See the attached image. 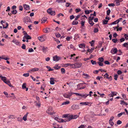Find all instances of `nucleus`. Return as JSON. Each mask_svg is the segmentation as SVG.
Returning a JSON list of instances; mask_svg holds the SVG:
<instances>
[{
    "label": "nucleus",
    "mask_w": 128,
    "mask_h": 128,
    "mask_svg": "<svg viewBox=\"0 0 128 128\" xmlns=\"http://www.w3.org/2000/svg\"><path fill=\"white\" fill-rule=\"evenodd\" d=\"M46 112L47 113L50 115H52L53 114L55 113L54 112V111L52 108L51 107H49L48 109Z\"/></svg>",
    "instance_id": "nucleus-1"
},
{
    "label": "nucleus",
    "mask_w": 128,
    "mask_h": 128,
    "mask_svg": "<svg viewBox=\"0 0 128 128\" xmlns=\"http://www.w3.org/2000/svg\"><path fill=\"white\" fill-rule=\"evenodd\" d=\"M51 31L50 30V28H46L44 29L43 31L45 33H48Z\"/></svg>",
    "instance_id": "nucleus-2"
},
{
    "label": "nucleus",
    "mask_w": 128,
    "mask_h": 128,
    "mask_svg": "<svg viewBox=\"0 0 128 128\" xmlns=\"http://www.w3.org/2000/svg\"><path fill=\"white\" fill-rule=\"evenodd\" d=\"M30 21L31 20L29 17L26 16L24 18V21L25 23L28 22H30Z\"/></svg>",
    "instance_id": "nucleus-3"
},
{
    "label": "nucleus",
    "mask_w": 128,
    "mask_h": 128,
    "mask_svg": "<svg viewBox=\"0 0 128 128\" xmlns=\"http://www.w3.org/2000/svg\"><path fill=\"white\" fill-rule=\"evenodd\" d=\"M83 85V84L80 83L77 86V88L78 90H80L84 89L86 87V86L84 87H81Z\"/></svg>",
    "instance_id": "nucleus-4"
},
{
    "label": "nucleus",
    "mask_w": 128,
    "mask_h": 128,
    "mask_svg": "<svg viewBox=\"0 0 128 128\" xmlns=\"http://www.w3.org/2000/svg\"><path fill=\"white\" fill-rule=\"evenodd\" d=\"M78 115H74V116H69V118L70 120H70L72 119H75L78 117Z\"/></svg>",
    "instance_id": "nucleus-5"
},
{
    "label": "nucleus",
    "mask_w": 128,
    "mask_h": 128,
    "mask_svg": "<svg viewBox=\"0 0 128 128\" xmlns=\"http://www.w3.org/2000/svg\"><path fill=\"white\" fill-rule=\"evenodd\" d=\"M74 64L76 68H80L82 65V63L80 62H77Z\"/></svg>",
    "instance_id": "nucleus-6"
},
{
    "label": "nucleus",
    "mask_w": 128,
    "mask_h": 128,
    "mask_svg": "<svg viewBox=\"0 0 128 128\" xmlns=\"http://www.w3.org/2000/svg\"><path fill=\"white\" fill-rule=\"evenodd\" d=\"M53 60L56 62L58 61L60 59V57L55 56L53 57Z\"/></svg>",
    "instance_id": "nucleus-7"
},
{
    "label": "nucleus",
    "mask_w": 128,
    "mask_h": 128,
    "mask_svg": "<svg viewBox=\"0 0 128 128\" xmlns=\"http://www.w3.org/2000/svg\"><path fill=\"white\" fill-rule=\"evenodd\" d=\"M41 47L42 48V50L43 52L44 53H46V52L48 51V48L47 47H45L44 46H42Z\"/></svg>",
    "instance_id": "nucleus-8"
},
{
    "label": "nucleus",
    "mask_w": 128,
    "mask_h": 128,
    "mask_svg": "<svg viewBox=\"0 0 128 128\" xmlns=\"http://www.w3.org/2000/svg\"><path fill=\"white\" fill-rule=\"evenodd\" d=\"M72 108L73 110H74L78 109L79 108L78 106L74 104L72 106Z\"/></svg>",
    "instance_id": "nucleus-9"
},
{
    "label": "nucleus",
    "mask_w": 128,
    "mask_h": 128,
    "mask_svg": "<svg viewBox=\"0 0 128 128\" xmlns=\"http://www.w3.org/2000/svg\"><path fill=\"white\" fill-rule=\"evenodd\" d=\"M24 39H26V40L31 39V37L28 34L26 35H24L23 38Z\"/></svg>",
    "instance_id": "nucleus-10"
},
{
    "label": "nucleus",
    "mask_w": 128,
    "mask_h": 128,
    "mask_svg": "<svg viewBox=\"0 0 128 128\" xmlns=\"http://www.w3.org/2000/svg\"><path fill=\"white\" fill-rule=\"evenodd\" d=\"M23 6L25 10H27L30 9V6L28 5L24 4H23Z\"/></svg>",
    "instance_id": "nucleus-11"
},
{
    "label": "nucleus",
    "mask_w": 128,
    "mask_h": 128,
    "mask_svg": "<svg viewBox=\"0 0 128 128\" xmlns=\"http://www.w3.org/2000/svg\"><path fill=\"white\" fill-rule=\"evenodd\" d=\"M70 121V120L69 119V117H68L66 118H65L64 120L62 119H61V122H69Z\"/></svg>",
    "instance_id": "nucleus-12"
},
{
    "label": "nucleus",
    "mask_w": 128,
    "mask_h": 128,
    "mask_svg": "<svg viewBox=\"0 0 128 128\" xmlns=\"http://www.w3.org/2000/svg\"><path fill=\"white\" fill-rule=\"evenodd\" d=\"M118 51L117 48H114L113 50H112L111 51V52L112 54L116 53Z\"/></svg>",
    "instance_id": "nucleus-13"
},
{
    "label": "nucleus",
    "mask_w": 128,
    "mask_h": 128,
    "mask_svg": "<svg viewBox=\"0 0 128 128\" xmlns=\"http://www.w3.org/2000/svg\"><path fill=\"white\" fill-rule=\"evenodd\" d=\"M0 58H2V59L5 60H7L10 59V58L8 57H6L5 56L3 55Z\"/></svg>",
    "instance_id": "nucleus-14"
},
{
    "label": "nucleus",
    "mask_w": 128,
    "mask_h": 128,
    "mask_svg": "<svg viewBox=\"0 0 128 128\" xmlns=\"http://www.w3.org/2000/svg\"><path fill=\"white\" fill-rule=\"evenodd\" d=\"M89 95L87 94H80L79 96H81L82 97H83L84 98H86L87 96H88Z\"/></svg>",
    "instance_id": "nucleus-15"
},
{
    "label": "nucleus",
    "mask_w": 128,
    "mask_h": 128,
    "mask_svg": "<svg viewBox=\"0 0 128 128\" xmlns=\"http://www.w3.org/2000/svg\"><path fill=\"white\" fill-rule=\"evenodd\" d=\"M54 78H50V83L51 84H54V81H55L54 80Z\"/></svg>",
    "instance_id": "nucleus-16"
},
{
    "label": "nucleus",
    "mask_w": 128,
    "mask_h": 128,
    "mask_svg": "<svg viewBox=\"0 0 128 128\" xmlns=\"http://www.w3.org/2000/svg\"><path fill=\"white\" fill-rule=\"evenodd\" d=\"M28 114V112H27L26 114L24 115V116L23 117L22 119H23L24 121H26L27 120V117Z\"/></svg>",
    "instance_id": "nucleus-17"
},
{
    "label": "nucleus",
    "mask_w": 128,
    "mask_h": 128,
    "mask_svg": "<svg viewBox=\"0 0 128 128\" xmlns=\"http://www.w3.org/2000/svg\"><path fill=\"white\" fill-rule=\"evenodd\" d=\"M39 40L42 42H44L45 41V39L43 38L42 36L38 37V38Z\"/></svg>",
    "instance_id": "nucleus-18"
},
{
    "label": "nucleus",
    "mask_w": 128,
    "mask_h": 128,
    "mask_svg": "<svg viewBox=\"0 0 128 128\" xmlns=\"http://www.w3.org/2000/svg\"><path fill=\"white\" fill-rule=\"evenodd\" d=\"M12 42H14L16 45H18L19 44L20 42L18 41H16V40L14 39L12 40Z\"/></svg>",
    "instance_id": "nucleus-19"
},
{
    "label": "nucleus",
    "mask_w": 128,
    "mask_h": 128,
    "mask_svg": "<svg viewBox=\"0 0 128 128\" xmlns=\"http://www.w3.org/2000/svg\"><path fill=\"white\" fill-rule=\"evenodd\" d=\"M79 47L81 48H84L85 47V44L84 43L79 44L78 45Z\"/></svg>",
    "instance_id": "nucleus-20"
},
{
    "label": "nucleus",
    "mask_w": 128,
    "mask_h": 128,
    "mask_svg": "<svg viewBox=\"0 0 128 128\" xmlns=\"http://www.w3.org/2000/svg\"><path fill=\"white\" fill-rule=\"evenodd\" d=\"M80 104H82L83 105H87L89 104V102H80Z\"/></svg>",
    "instance_id": "nucleus-21"
},
{
    "label": "nucleus",
    "mask_w": 128,
    "mask_h": 128,
    "mask_svg": "<svg viewBox=\"0 0 128 128\" xmlns=\"http://www.w3.org/2000/svg\"><path fill=\"white\" fill-rule=\"evenodd\" d=\"M56 2L58 3H62L66 2L65 0H56Z\"/></svg>",
    "instance_id": "nucleus-22"
},
{
    "label": "nucleus",
    "mask_w": 128,
    "mask_h": 128,
    "mask_svg": "<svg viewBox=\"0 0 128 128\" xmlns=\"http://www.w3.org/2000/svg\"><path fill=\"white\" fill-rule=\"evenodd\" d=\"M1 79L4 82H5L6 81V78L5 77L2 76V77H1Z\"/></svg>",
    "instance_id": "nucleus-23"
},
{
    "label": "nucleus",
    "mask_w": 128,
    "mask_h": 128,
    "mask_svg": "<svg viewBox=\"0 0 128 128\" xmlns=\"http://www.w3.org/2000/svg\"><path fill=\"white\" fill-rule=\"evenodd\" d=\"M83 76L84 77V78H88L89 77V76L88 74H83Z\"/></svg>",
    "instance_id": "nucleus-24"
},
{
    "label": "nucleus",
    "mask_w": 128,
    "mask_h": 128,
    "mask_svg": "<svg viewBox=\"0 0 128 128\" xmlns=\"http://www.w3.org/2000/svg\"><path fill=\"white\" fill-rule=\"evenodd\" d=\"M60 70L62 74H64L65 73V70L64 68H61L60 69Z\"/></svg>",
    "instance_id": "nucleus-25"
},
{
    "label": "nucleus",
    "mask_w": 128,
    "mask_h": 128,
    "mask_svg": "<svg viewBox=\"0 0 128 128\" xmlns=\"http://www.w3.org/2000/svg\"><path fill=\"white\" fill-rule=\"evenodd\" d=\"M39 70V69L37 68H33L31 69L30 70L32 71H38Z\"/></svg>",
    "instance_id": "nucleus-26"
},
{
    "label": "nucleus",
    "mask_w": 128,
    "mask_h": 128,
    "mask_svg": "<svg viewBox=\"0 0 128 128\" xmlns=\"http://www.w3.org/2000/svg\"><path fill=\"white\" fill-rule=\"evenodd\" d=\"M17 11L16 10H14L11 11V13L13 14H16L17 13Z\"/></svg>",
    "instance_id": "nucleus-27"
},
{
    "label": "nucleus",
    "mask_w": 128,
    "mask_h": 128,
    "mask_svg": "<svg viewBox=\"0 0 128 128\" xmlns=\"http://www.w3.org/2000/svg\"><path fill=\"white\" fill-rule=\"evenodd\" d=\"M109 124L112 126H113L114 124L112 120H109Z\"/></svg>",
    "instance_id": "nucleus-28"
},
{
    "label": "nucleus",
    "mask_w": 128,
    "mask_h": 128,
    "mask_svg": "<svg viewBox=\"0 0 128 128\" xmlns=\"http://www.w3.org/2000/svg\"><path fill=\"white\" fill-rule=\"evenodd\" d=\"M26 84L24 83L22 85V88L23 89H24L25 88H26Z\"/></svg>",
    "instance_id": "nucleus-29"
},
{
    "label": "nucleus",
    "mask_w": 128,
    "mask_h": 128,
    "mask_svg": "<svg viewBox=\"0 0 128 128\" xmlns=\"http://www.w3.org/2000/svg\"><path fill=\"white\" fill-rule=\"evenodd\" d=\"M70 102L69 101H67L65 102H64L62 104V105H66L67 104H69Z\"/></svg>",
    "instance_id": "nucleus-30"
},
{
    "label": "nucleus",
    "mask_w": 128,
    "mask_h": 128,
    "mask_svg": "<svg viewBox=\"0 0 128 128\" xmlns=\"http://www.w3.org/2000/svg\"><path fill=\"white\" fill-rule=\"evenodd\" d=\"M54 68L56 70H58L60 68V66H59L57 65H56Z\"/></svg>",
    "instance_id": "nucleus-31"
},
{
    "label": "nucleus",
    "mask_w": 128,
    "mask_h": 128,
    "mask_svg": "<svg viewBox=\"0 0 128 128\" xmlns=\"http://www.w3.org/2000/svg\"><path fill=\"white\" fill-rule=\"evenodd\" d=\"M94 48H92L91 49H88L87 50V51L89 52H92V51L94 50Z\"/></svg>",
    "instance_id": "nucleus-32"
},
{
    "label": "nucleus",
    "mask_w": 128,
    "mask_h": 128,
    "mask_svg": "<svg viewBox=\"0 0 128 128\" xmlns=\"http://www.w3.org/2000/svg\"><path fill=\"white\" fill-rule=\"evenodd\" d=\"M98 60L101 62H103L104 60V58L102 57L99 58H98Z\"/></svg>",
    "instance_id": "nucleus-33"
},
{
    "label": "nucleus",
    "mask_w": 128,
    "mask_h": 128,
    "mask_svg": "<svg viewBox=\"0 0 128 128\" xmlns=\"http://www.w3.org/2000/svg\"><path fill=\"white\" fill-rule=\"evenodd\" d=\"M111 93L112 94V96L113 97L114 96H116V94H117V92H111Z\"/></svg>",
    "instance_id": "nucleus-34"
},
{
    "label": "nucleus",
    "mask_w": 128,
    "mask_h": 128,
    "mask_svg": "<svg viewBox=\"0 0 128 128\" xmlns=\"http://www.w3.org/2000/svg\"><path fill=\"white\" fill-rule=\"evenodd\" d=\"M55 11L52 10L51 12L50 13V14L51 15H55Z\"/></svg>",
    "instance_id": "nucleus-35"
},
{
    "label": "nucleus",
    "mask_w": 128,
    "mask_h": 128,
    "mask_svg": "<svg viewBox=\"0 0 128 128\" xmlns=\"http://www.w3.org/2000/svg\"><path fill=\"white\" fill-rule=\"evenodd\" d=\"M73 94V92H68V94L70 98V97L72 96V95Z\"/></svg>",
    "instance_id": "nucleus-36"
},
{
    "label": "nucleus",
    "mask_w": 128,
    "mask_h": 128,
    "mask_svg": "<svg viewBox=\"0 0 128 128\" xmlns=\"http://www.w3.org/2000/svg\"><path fill=\"white\" fill-rule=\"evenodd\" d=\"M88 22L92 26L94 24V22L91 20H89Z\"/></svg>",
    "instance_id": "nucleus-37"
},
{
    "label": "nucleus",
    "mask_w": 128,
    "mask_h": 128,
    "mask_svg": "<svg viewBox=\"0 0 128 128\" xmlns=\"http://www.w3.org/2000/svg\"><path fill=\"white\" fill-rule=\"evenodd\" d=\"M78 22L74 20L72 22V24L73 25H76L78 24Z\"/></svg>",
    "instance_id": "nucleus-38"
},
{
    "label": "nucleus",
    "mask_w": 128,
    "mask_h": 128,
    "mask_svg": "<svg viewBox=\"0 0 128 128\" xmlns=\"http://www.w3.org/2000/svg\"><path fill=\"white\" fill-rule=\"evenodd\" d=\"M64 96L65 98H70L68 94H64Z\"/></svg>",
    "instance_id": "nucleus-39"
},
{
    "label": "nucleus",
    "mask_w": 128,
    "mask_h": 128,
    "mask_svg": "<svg viewBox=\"0 0 128 128\" xmlns=\"http://www.w3.org/2000/svg\"><path fill=\"white\" fill-rule=\"evenodd\" d=\"M91 62L92 64H96V61H94L93 60H91Z\"/></svg>",
    "instance_id": "nucleus-40"
},
{
    "label": "nucleus",
    "mask_w": 128,
    "mask_h": 128,
    "mask_svg": "<svg viewBox=\"0 0 128 128\" xmlns=\"http://www.w3.org/2000/svg\"><path fill=\"white\" fill-rule=\"evenodd\" d=\"M70 67L72 68H76L75 66V64H71L70 66Z\"/></svg>",
    "instance_id": "nucleus-41"
},
{
    "label": "nucleus",
    "mask_w": 128,
    "mask_h": 128,
    "mask_svg": "<svg viewBox=\"0 0 128 128\" xmlns=\"http://www.w3.org/2000/svg\"><path fill=\"white\" fill-rule=\"evenodd\" d=\"M52 8H49L47 10V12L48 13L50 14V13L51 12V11H52Z\"/></svg>",
    "instance_id": "nucleus-42"
},
{
    "label": "nucleus",
    "mask_w": 128,
    "mask_h": 128,
    "mask_svg": "<svg viewBox=\"0 0 128 128\" xmlns=\"http://www.w3.org/2000/svg\"><path fill=\"white\" fill-rule=\"evenodd\" d=\"M85 22L84 21H82L81 22V24L82 27H83L84 26ZM81 28H82V27H81Z\"/></svg>",
    "instance_id": "nucleus-43"
},
{
    "label": "nucleus",
    "mask_w": 128,
    "mask_h": 128,
    "mask_svg": "<svg viewBox=\"0 0 128 128\" xmlns=\"http://www.w3.org/2000/svg\"><path fill=\"white\" fill-rule=\"evenodd\" d=\"M46 21V19L44 18H43L42 20V23H44Z\"/></svg>",
    "instance_id": "nucleus-44"
},
{
    "label": "nucleus",
    "mask_w": 128,
    "mask_h": 128,
    "mask_svg": "<svg viewBox=\"0 0 128 128\" xmlns=\"http://www.w3.org/2000/svg\"><path fill=\"white\" fill-rule=\"evenodd\" d=\"M112 42L114 43H116L118 41V39L117 38L113 39L112 40Z\"/></svg>",
    "instance_id": "nucleus-45"
},
{
    "label": "nucleus",
    "mask_w": 128,
    "mask_h": 128,
    "mask_svg": "<svg viewBox=\"0 0 128 128\" xmlns=\"http://www.w3.org/2000/svg\"><path fill=\"white\" fill-rule=\"evenodd\" d=\"M89 43H90L91 44V46H94V41L93 40H92V41L91 42H90Z\"/></svg>",
    "instance_id": "nucleus-46"
},
{
    "label": "nucleus",
    "mask_w": 128,
    "mask_h": 128,
    "mask_svg": "<svg viewBox=\"0 0 128 128\" xmlns=\"http://www.w3.org/2000/svg\"><path fill=\"white\" fill-rule=\"evenodd\" d=\"M108 20H104L103 21V24H107Z\"/></svg>",
    "instance_id": "nucleus-47"
},
{
    "label": "nucleus",
    "mask_w": 128,
    "mask_h": 128,
    "mask_svg": "<svg viewBox=\"0 0 128 128\" xmlns=\"http://www.w3.org/2000/svg\"><path fill=\"white\" fill-rule=\"evenodd\" d=\"M34 51L33 49L32 48H29L28 49V52H33Z\"/></svg>",
    "instance_id": "nucleus-48"
},
{
    "label": "nucleus",
    "mask_w": 128,
    "mask_h": 128,
    "mask_svg": "<svg viewBox=\"0 0 128 128\" xmlns=\"http://www.w3.org/2000/svg\"><path fill=\"white\" fill-rule=\"evenodd\" d=\"M29 74L28 73H27L26 74H23V76H24L25 77H28L29 76Z\"/></svg>",
    "instance_id": "nucleus-49"
},
{
    "label": "nucleus",
    "mask_w": 128,
    "mask_h": 128,
    "mask_svg": "<svg viewBox=\"0 0 128 128\" xmlns=\"http://www.w3.org/2000/svg\"><path fill=\"white\" fill-rule=\"evenodd\" d=\"M102 62H98V64H99V65L101 66H103V64L102 63Z\"/></svg>",
    "instance_id": "nucleus-50"
},
{
    "label": "nucleus",
    "mask_w": 128,
    "mask_h": 128,
    "mask_svg": "<svg viewBox=\"0 0 128 128\" xmlns=\"http://www.w3.org/2000/svg\"><path fill=\"white\" fill-rule=\"evenodd\" d=\"M98 31V30L97 28H94V33H96Z\"/></svg>",
    "instance_id": "nucleus-51"
},
{
    "label": "nucleus",
    "mask_w": 128,
    "mask_h": 128,
    "mask_svg": "<svg viewBox=\"0 0 128 128\" xmlns=\"http://www.w3.org/2000/svg\"><path fill=\"white\" fill-rule=\"evenodd\" d=\"M108 5L109 6H115V4L113 3L110 4H108Z\"/></svg>",
    "instance_id": "nucleus-52"
},
{
    "label": "nucleus",
    "mask_w": 128,
    "mask_h": 128,
    "mask_svg": "<svg viewBox=\"0 0 128 128\" xmlns=\"http://www.w3.org/2000/svg\"><path fill=\"white\" fill-rule=\"evenodd\" d=\"M17 120L19 122H22V119L21 118H17Z\"/></svg>",
    "instance_id": "nucleus-53"
},
{
    "label": "nucleus",
    "mask_w": 128,
    "mask_h": 128,
    "mask_svg": "<svg viewBox=\"0 0 128 128\" xmlns=\"http://www.w3.org/2000/svg\"><path fill=\"white\" fill-rule=\"evenodd\" d=\"M114 79L115 80H117V78L118 77V76L117 74H115L114 76Z\"/></svg>",
    "instance_id": "nucleus-54"
},
{
    "label": "nucleus",
    "mask_w": 128,
    "mask_h": 128,
    "mask_svg": "<svg viewBox=\"0 0 128 128\" xmlns=\"http://www.w3.org/2000/svg\"><path fill=\"white\" fill-rule=\"evenodd\" d=\"M94 18L93 17H91V16H90L88 18V19L89 20H91L92 21V20L94 19Z\"/></svg>",
    "instance_id": "nucleus-55"
},
{
    "label": "nucleus",
    "mask_w": 128,
    "mask_h": 128,
    "mask_svg": "<svg viewBox=\"0 0 128 128\" xmlns=\"http://www.w3.org/2000/svg\"><path fill=\"white\" fill-rule=\"evenodd\" d=\"M110 10L109 9L106 12L107 14L108 15H110Z\"/></svg>",
    "instance_id": "nucleus-56"
},
{
    "label": "nucleus",
    "mask_w": 128,
    "mask_h": 128,
    "mask_svg": "<svg viewBox=\"0 0 128 128\" xmlns=\"http://www.w3.org/2000/svg\"><path fill=\"white\" fill-rule=\"evenodd\" d=\"M122 123V122L120 120H118L117 122V124H121Z\"/></svg>",
    "instance_id": "nucleus-57"
},
{
    "label": "nucleus",
    "mask_w": 128,
    "mask_h": 128,
    "mask_svg": "<svg viewBox=\"0 0 128 128\" xmlns=\"http://www.w3.org/2000/svg\"><path fill=\"white\" fill-rule=\"evenodd\" d=\"M55 35L57 38L61 36L60 34L59 33L56 34Z\"/></svg>",
    "instance_id": "nucleus-58"
},
{
    "label": "nucleus",
    "mask_w": 128,
    "mask_h": 128,
    "mask_svg": "<svg viewBox=\"0 0 128 128\" xmlns=\"http://www.w3.org/2000/svg\"><path fill=\"white\" fill-rule=\"evenodd\" d=\"M110 81H111L112 80V78L111 76H110L109 77H108L107 78Z\"/></svg>",
    "instance_id": "nucleus-59"
},
{
    "label": "nucleus",
    "mask_w": 128,
    "mask_h": 128,
    "mask_svg": "<svg viewBox=\"0 0 128 128\" xmlns=\"http://www.w3.org/2000/svg\"><path fill=\"white\" fill-rule=\"evenodd\" d=\"M26 46L24 44H23L22 46V48L23 49H26Z\"/></svg>",
    "instance_id": "nucleus-60"
},
{
    "label": "nucleus",
    "mask_w": 128,
    "mask_h": 128,
    "mask_svg": "<svg viewBox=\"0 0 128 128\" xmlns=\"http://www.w3.org/2000/svg\"><path fill=\"white\" fill-rule=\"evenodd\" d=\"M125 39L124 38H122L120 39V41L121 42H122L123 41H124Z\"/></svg>",
    "instance_id": "nucleus-61"
},
{
    "label": "nucleus",
    "mask_w": 128,
    "mask_h": 128,
    "mask_svg": "<svg viewBox=\"0 0 128 128\" xmlns=\"http://www.w3.org/2000/svg\"><path fill=\"white\" fill-rule=\"evenodd\" d=\"M84 12L86 14H89L90 12V11H89V10H85Z\"/></svg>",
    "instance_id": "nucleus-62"
},
{
    "label": "nucleus",
    "mask_w": 128,
    "mask_h": 128,
    "mask_svg": "<svg viewBox=\"0 0 128 128\" xmlns=\"http://www.w3.org/2000/svg\"><path fill=\"white\" fill-rule=\"evenodd\" d=\"M124 37L125 38L126 40H128V36L126 34H125L124 35Z\"/></svg>",
    "instance_id": "nucleus-63"
},
{
    "label": "nucleus",
    "mask_w": 128,
    "mask_h": 128,
    "mask_svg": "<svg viewBox=\"0 0 128 128\" xmlns=\"http://www.w3.org/2000/svg\"><path fill=\"white\" fill-rule=\"evenodd\" d=\"M84 125H81V126H80L78 128H84Z\"/></svg>",
    "instance_id": "nucleus-64"
}]
</instances>
